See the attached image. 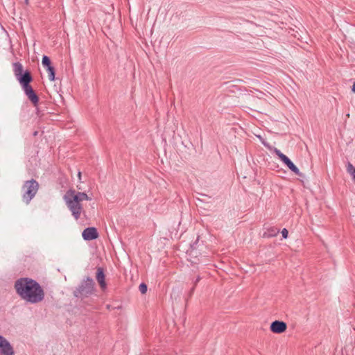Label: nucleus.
Instances as JSON below:
<instances>
[{"label": "nucleus", "mask_w": 355, "mask_h": 355, "mask_svg": "<svg viewBox=\"0 0 355 355\" xmlns=\"http://www.w3.org/2000/svg\"><path fill=\"white\" fill-rule=\"evenodd\" d=\"M42 66L44 68L47 67L48 66L52 65L50 58L49 56H47V55H43V57H42Z\"/></svg>", "instance_id": "nucleus-16"}, {"label": "nucleus", "mask_w": 355, "mask_h": 355, "mask_svg": "<svg viewBox=\"0 0 355 355\" xmlns=\"http://www.w3.org/2000/svg\"><path fill=\"white\" fill-rule=\"evenodd\" d=\"M198 240V239H197V240H196V242H194L193 243H192V244L191 245V249L194 250V249H196V245H197Z\"/></svg>", "instance_id": "nucleus-24"}, {"label": "nucleus", "mask_w": 355, "mask_h": 355, "mask_svg": "<svg viewBox=\"0 0 355 355\" xmlns=\"http://www.w3.org/2000/svg\"><path fill=\"white\" fill-rule=\"evenodd\" d=\"M17 79L23 89L28 86H31V83L33 81V76L31 72L26 70L24 73L17 76Z\"/></svg>", "instance_id": "nucleus-8"}, {"label": "nucleus", "mask_w": 355, "mask_h": 355, "mask_svg": "<svg viewBox=\"0 0 355 355\" xmlns=\"http://www.w3.org/2000/svg\"><path fill=\"white\" fill-rule=\"evenodd\" d=\"M279 232V229L275 227H270L268 229H266V231H265L263 234V238H271L276 236L278 233Z\"/></svg>", "instance_id": "nucleus-12"}, {"label": "nucleus", "mask_w": 355, "mask_h": 355, "mask_svg": "<svg viewBox=\"0 0 355 355\" xmlns=\"http://www.w3.org/2000/svg\"><path fill=\"white\" fill-rule=\"evenodd\" d=\"M278 157L283 163L286 162V161L288 159V157L282 153L278 155Z\"/></svg>", "instance_id": "nucleus-18"}, {"label": "nucleus", "mask_w": 355, "mask_h": 355, "mask_svg": "<svg viewBox=\"0 0 355 355\" xmlns=\"http://www.w3.org/2000/svg\"><path fill=\"white\" fill-rule=\"evenodd\" d=\"M352 92L355 93V82L353 83L352 87Z\"/></svg>", "instance_id": "nucleus-27"}, {"label": "nucleus", "mask_w": 355, "mask_h": 355, "mask_svg": "<svg viewBox=\"0 0 355 355\" xmlns=\"http://www.w3.org/2000/svg\"><path fill=\"white\" fill-rule=\"evenodd\" d=\"M95 291V282L90 277L84 278L80 284L73 290L75 297L84 299L92 295Z\"/></svg>", "instance_id": "nucleus-3"}, {"label": "nucleus", "mask_w": 355, "mask_h": 355, "mask_svg": "<svg viewBox=\"0 0 355 355\" xmlns=\"http://www.w3.org/2000/svg\"><path fill=\"white\" fill-rule=\"evenodd\" d=\"M274 152L278 156L280 153H282L281 150L277 149V148H275L274 150Z\"/></svg>", "instance_id": "nucleus-25"}, {"label": "nucleus", "mask_w": 355, "mask_h": 355, "mask_svg": "<svg viewBox=\"0 0 355 355\" xmlns=\"http://www.w3.org/2000/svg\"><path fill=\"white\" fill-rule=\"evenodd\" d=\"M21 189L23 191L22 200L26 205H28L39 189V183L34 179L27 180L23 184Z\"/></svg>", "instance_id": "nucleus-4"}, {"label": "nucleus", "mask_w": 355, "mask_h": 355, "mask_svg": "<svg viewBox=\"0 0 355 355\" xmlns=\"http://www.w3.org/2000/svg\"><path fill=\"white\" fill-rule=\"evenodd\" d=\"M287 329V324L285 322L282 320H275L270 326V331L274 334L284 333Z\"/></svg>", "instance_id": "nucleus-7"}, {"label": "nucleus", "mask_w": 355, "mask_h": 355, "mask_svg": "<svg viewBox=\"0 0 355 355\" xmlns=\"http://www.w3.org/2000/svg\"><path fill=\"white\" fill-rule=\"evenodd\" d=\"M139 290L141 294H145L147 292L148 286L145 283H141L139 286Z\"/></svg>", "instance_id": "nucleus-17"}, {"label": "nucleus", "mask_w": 355, "mask_h": 355, "mask_svg": "<svg viewBox=\"0 0 355 355\" xmlns=\"http://www.w3.org/2000/svg\"><path fill=\"white\" fill-rule=\"evenodd\" d=\"M0 355H15V352L10 342L0 335Z\"/></svg>", "instance_id": "nucleus-5"}, {"label": "nucleus", "mask_w": 355, "mask_h": 355, "mask_svg": "<svg viewBox=\"0 0 355 355\" xmlns=\"http://www.w3.org/2000/svg\"><path fill=\"white\" fill-rule=\"evenodd\" d=\"M347 172L352 175V180L355 183V167L350 162H348L347 164Z\"/></svg>", "instance_id": "nucleus-15"}, {"label": "nucleus", "mask_w": 355, "mask_h": 355, "mask_svg": "<svg viewBox=\"0 0 355 355\" xmlns=\"http://www.w3.org/2000/svg\"><path fill=\"white\" fill-rule=\"evenodd\" d=\"M96 279L102 289L106 288L105 275L104 269L102 267H98L96 268Z\"/></svg>", "instance_id": "nucleus-10"}, {"label": "nucleus", "mask_w": 355, "mask_h": 355, "mask_svg": "<svg viewBox=\"0 0 355 355\" xmlns=\"http://www.w3.org/2000/svg\"><path fill=\"white\" fill-rule=\"evenodd\" d=\"M282 235L283 239H287L288 236V231L286 228H284L282 230Z\"/></svg>", "instance_id": "nucleus-20"}, {"label": "nucleus", "mask_w": 355, "mask_h": 355, "mask_svg": "<svg viewBox=\"0 0 355 355\" xmlns=\"http://www.w3.org/2000/svg\"><path fill=\"white\" fill-rule=\"evenodd\" d=\"M36 108V114L38 116H40V110L38 107V106Z\"/></svg>", "instance_id": "nucleus-26"}, {"label": "nucleus", "mask_w": 355, "mask_h": 355, "mask_svg": "<svg viewBox=\"0 0 355 355\" xmlns=\"http://www.w3.org/2000/svg\"><path fill=\"white\" fill-rule=\"evenodd\" d=\"M27 110H25L24 109L22 110L21 113V117L24 118L26 116V114H27Z\"/></svg>", "instance_id": "nucleus-22"}, {"label": "nucleus", "mask_w": 355, "mask_h": 355, "mask_svg": "<svg viewBox=\"0 0 355 355\" xmlns=\"http://www.w3.org/2000/svg\"><path fill=\"white\" fill-rule=\"evenodd\" d=\"M195 288H196V286L193 285V286L191 288V290L189 291V297L192 296V295L194 292Z\"/></svg>", "instance_id": "nucleus-23"}, {"label": "nucleus", "mask_w": 355, "mask_h": 355, "mask_svg": "<svg viewBox=\"0 0 355 355\" xmlns=\"http://www.w3.org/2000/svg\"><path fill=\"white\" fill-rule=\"evenodd\" d=\"M24 3L27 5L28 4V0H24Z\"/></svg>", "instance_id": "nucleus-30"}, {"label": "nucleus", "mask_w": 355, "mask_h": 355, "mask_svg": "<svg viewBox=\"0 0 355 355\" xmlns=\"http://www.w3.org/2000/svg\"><path fill=\"white\" fill-rule=\"evenodd\" d=\"M284 164L295 175L300 177L304 176V174L300 171L299 168L294 164V163L289 158Z\"/></svg>", "instance_id": "nucleus-11"}, {"label": "nucleus", "mask_w": 355, "mask_h": 355, "mask_svg": "<svg viewBox=\"0 0 355 355\" xmlns=\"http://www.w3.org/2000/svg\"><path fill=\"white\" fill-rule=\"evenodd\" d=\"M278 157L283 163L286 162V161L288 159V157L282 153L278 155Z\"/></svg>", "instance_id": "nucleus-19"}, {"label": "nucleus", "mask_w": 355, "mask_h": 355, "mask_svg": "<svg viewBox=\"0 0 355 355\" xmlns=\"http://www.w3.org/2000/svg\"><path fill=\"white\" fill-rule=\"evenodd\" d=\"M63 199L76 220L80 218L83 211L81 202L92 200L86 193L76 191L73 189H69L65 193Z\"/></svg>", "instance_id": "nucleus-2"}, {"label": "nucleus", "mask_w": 355, "mask_h": 355, "mask_svg": "<svg viewBox=\"0 0 355 355\" xmlns=\"http://www.w3.org/2000/svg\"><path fill=\"white\" fill-rule=\"evenodd\" d=\"M200 279H201V277L198 275V276L196 277V280L193 282V285H194L195 286H196L197 284L200 282Z\"/></svg>", "instance_id": "nucleus-21"}, {"label": "nucleus", "mask_w": 355, "mask_h": 355, "mask_svg": "<svg viewBox=\"0 0 355 355\" xmlns=\"http://www.w3.org/2000/svg\"><path fill=\"white\" fill-rule=\"evenodd\" d=\"M78 176L79 180H80V178H81V172L79 171L78 173Z\"/></svg>", "instance_id": "nucleus-29"}, {"label": "nucleus", "mask_w": 355, "mask_h": 355, "mask_svg": "<svg viewBox=\"0 0 355 355\" xmlns=\"http://www.w3.org/2000/svg\"><path fill=\"white\" fill-rule=\"evenodd\" d=\"M23 90L28 100L33 103V106L37 107L39 104L40 98L32 86L23 88Z\"/></svg>", "instance_id": "nucleus-6"}, {"label": "nucleus", "mask_w": 355, "mask_h": 355, "mask_svg": "<svg viewBox=\"0 0 355 355\" xmlns=\"http://www.w3.org/2000/svg\"><path fill=\"white\" fill-rule=\"evenodd\" d=\"M82 236L85 241H92L98 237V232L96 227H89L83 230Z\"/></svg>", "instance_id": "nucleus-9"}, {"label": "nucleus", "mask_w": 355, "mask_h": 355, "mask_svg": "<svg viewBox=\"0 0 355 355\" xmlns=\"http://www.w3.org/2000/svg\"><path fill=\"white\" fill-rule=\"evenodd\" d=\"M45 69L48 72L49 79L51 81H54L55 79V69L53 66H48L45 67Z\"/></svg>", "instance_id": "nucleus-14"}, {"label": "nucleus", "mask_w": 355, "mask_h": 355, "mask_svg": "<svg viewBox=\"0 0 355 355\" xmlns=\"http://www.w3.org/2000/svg\"><path fill=\"white\" fill-rule=\"evenodd\" d=\"M14 288L18 296L26 302L37 304L44 299L45 293L41 285L30 277H20L15 282Z\"/></svg>", "instance_id": "nucleus-1"}, {"label": "nucleus", "mask_w": 355, "mask_h": 355, "mask_svg": "<svg viewBox=\"0 0 355 355\" xmlns=\"http://www.w3.org/2000/svg\"><path fill=\"white\" fill-rule=\"evenodd\" d=\"M13 71L16 78L24 72L22 64L19 62L13 63Z\"/></svg>", "instance_id": "nucleus-13"}, {"label": "nucleus", "mask_w": 355, "mask_h": 355, "mask_svg": "<svg viewBox=\"0 0 355 355\" xmlns=\"http://www.w3.org/2000/svg\"><path fill=\"white\" fill-rule=\"evenodd\" d=\"M39 132L37 130H35L33 132V136L36 137L38 135Z\"/></svg>", "instance_id": "nucleus-28"}]
</instances>
